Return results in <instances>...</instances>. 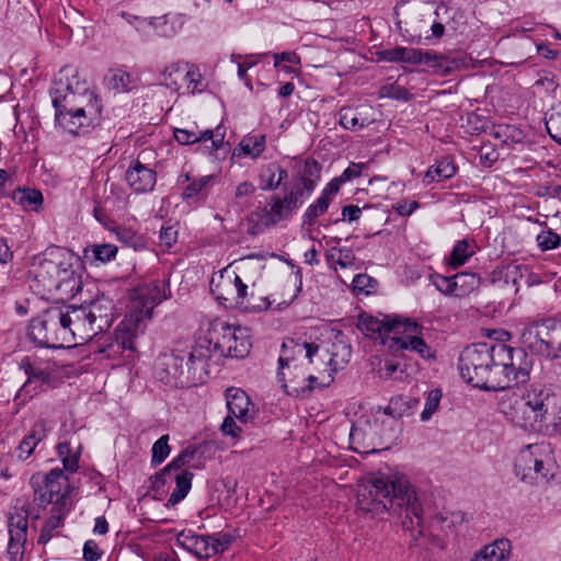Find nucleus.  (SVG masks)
I'll return each instance as SVG.
<instances>
[{
	"mask_svg": "<svg viewBox=\"0 0 561 561\" xmlns=\"http://www.w3.org/2000/svg\"><path fill=\"white\" fill-rule=\"evenodd\" d=\"M357 508L371 517H397L416 540L423 536V508L415 490L404 476H376L358 486Z\"/></svg>",
	"mask_w": 561,
	"mask_h": 561,
	"instance_id": "2",
	"label": "nucleus"
},
{
	"mask_svg": "<svg viewBox=\"0 0 561 561\" xmlns=\"http://www.w3.org/2000/svg\"><path fill=\"white\" fill-rule=\"evenodd\" d=\"M546 128L549 136L561 145V112H553L546 119Z\"/></svg>",
	"mask_w": 561,
	"mask_h": 561,
	"instance_id": "60",
	"label": "nucleus"
},
{
	"mask_svg": "<svg viewBox=\"0 0 561 561\" xmlns=\"http://www.w3.org/2000/svg\"><path fill=\"white\" fill-rule=\"evenodd\" d=\"M105 80L107 87L118 93L128 92L137 84L136 79L123 69L111 70Z\"/></svg>",
	"mask_w": 561,
	"mask_h": 561,
	"instance_id": "40",
	"label": "nucleus"
},
{
	"mask_svg": "<svg viewBox=\"0 0 561 561\" xmlns=\"http://www.w3.org/2000/svg\"><path fill=\"white\" fill-rule=\"evenodd\" d=\"M432 283L438 291L446 296H455L454 290V277H447L443 275H433Z\"/></svg>",
	"mask_w": 561,
	"mask_h": 561,
	"instance_id": "62",
	"label": "nucleus"
},
{
	"mask_svg": "<svg viewBox=\"0 0 561 561\" xmlns=\"http://www.w3.org/2000/svg\"><path fill=\"white\" fill-rule=\"evenodd\" d=\"M442 399V391L439 389H433L428 392L425 401L424 410L421 413V420L427 421L437 410Z\"/></svg>",
	"mask_w": 561,
	"mask_h": 561,
	"instance_id": "59",
	"label": "nucleus"
},
{
	"mask_svg": "<svg viewBox=\"0 0 561 561\" xmlns=\"http://www.w3.org/2000/svg\"><path fill=\"white\" fill-rule=\"evenodd\" d=\"M182 81L185 82L188 93L202 92L204 90L202 75L198 68L194 66H191L190 68L184 67V76Z\"/></svg>",
	"mask_w": 561,
	"mask_h": 561,
	"instance_id": "51",
	"label": "nucleus"
},
{
	"mask_svg": "<svg viewBox=\"0 0 561 561\" xmlns=\"http://www.w3.org/2000/svg\"><path fill=\"white\" fill-rule=\"evenodd\" d=\"M288 173L285 169L276 163H270L264 165L260 171V183L263 191H273L280 186L284 180H286Z\"/></svg>",
	"mask_w": 561,
	"mask_h": 561,
	"instance_id": "33",
	"label": "nucleus"
},
{
	"mask_svg": "<svg viewBox=\"0 0 561 561\" xmlns=\"http://www.w3.org/2000/svg\"><path fill=\"white\" fill-rule=\"evenodd\" d=\"M512 552L507 538H497L474 552L470 561H506Z\"/></svg>",
	"mask_w": 561,
	"mask_h": 561,
	"instance_id": "27",
	"label": "nucleus"
},
{
	"mask_svg": "<svg viewBox=\"0 0 561 561\" xmlns=\"http://www.w3.org/2000/svg\"><path fill=\"white\" fill-rule=\"evenodd\" d=\"M233 537L229 533H218L210 536V547L216 549V554L224 552L231 545Z\"/></svg>",
	"mask_w": 561,
	"mask_h": 561,
	"instance_id": "64",
	"label": "nucleus"
},
{
	"mask_svg": "<svg viewBox=\"0 0 561 561\" xmlns=\"http://www.w3.org/2000/svg\"><path fill=\"white\" fill-rule=\"evenodd\" d=\"M72 80L64 84L60 79L50 95L57 125L69 134L81 135L99 122L102 106L95 93L84 82L80 83L77 72Z\"/></svg>",
	"mask_w": 561,
	"mask_h": 561,
	"instance_id": "3",
	"label": "nucleus"
},
{
	"mask_svg": "<svg viewBox=\"0 0 561 561\" xmlns=\"http://www.w3.org/2000/svg\"><path fill=\"white\" fill-rule=\"evenodd\" d=\"M169 435H162L156 440L151 448V463L158 466L162 463L170 455L171 448L169 446Z\"/></svg>",
	"mask_w": 561,
	"mask_h": 561,
	"instance_id": "52",
	"label": "nucleus"
},
{
	"mask_svg": "<svg viewBox=\"0 0 561 561\" xmlns=\"http://www.w3.org/2000/svg\"><path fill=\"white\" fill-rule=\"evenodd\" d=\"M28 512L15 507L8 517L9 543L7 556L10 561H22L27 541Z\"/></svg>",
	"mask_w": 561,
	"mask_h": 561,
	"instance_id": "15",
	"label": "nucleus"
},
{
	"mask_svg": "<svg viewBox=\"0 0 561 561\" xmlns=\"http://www.w3.org/2000/svg\"><path fill=\"white\" fill-rule=\"evenodd\" d=\"M175 140L180 145H192L195 142H206L208 140L211 141V149L218 150L224 145L225 133L221 130V127L206 129L201 133H195L182 128H175L173 131Z\"/></svg>",
	"mask_w": 561,
	"mask_h": 561,
	"instance_id": "25",
	"label": "nucleus"
},
{
	"mask_svg": "<svg viewBox=\"0 0 561 561\" xmlns=\"http://www.w3.org/2000/svg\"><path fill=\"white\" fill-rule=\"evenodd\" d=\"M209 335L214 339V348L224 356L243 358L250 352L251 342L245 329L218 322L213 325Z\"/></svg>",
	"mask_w": 561,
	"mask_h": 561,
	"instance_id": "11",
	"label": "nucleus"
},
{
	"mask_svg": "<svg viewBox=\"0 0 561 561\" xmlns=\"http://www.w3.org/2000/svg\"><path fill=\"white\" fill-rule=\"evenodd\" d=\"M304 196V188L300 186L294 187L284 197H280L282 202L291 210L293 214L301 206Z\"/></svg>",
	"mask_w": 561,
	"mask_h": 561,
	"instance_id": "61",
	"label": "nucleus"
},
{
	"mask_svg": "<svg viewBox=\"0 0 561 561\" xmlns=\"http://www.w3.org/2000/svg\"><path fill=\"white\" fill-rule=\"evenodd\" d=\"M184 23L185 19L182 14H165L149 20V24L157 31L158 35L168 38L176 35Z\"/></svg>",
	"mask_w": 561,
	"mask_h": 561,
	"instance_id": "29",
	"label": "nucleus"
},
{
	"mask_svg": "<svg viewBox=\"0 0 561 561\" xmlns=\"http://www.w3.org/2000/svg\"><path fill=\"white\" fill-rule=\"evenodd\" d=\"M272 226L266 208L254 210L247 217V232L251 236H257Z\"/></svg>",
	"mask_w": 561,
	"mask_h": 561,
	"instance_id": "43",
	"label": "nucleus"
},
{
	"mask_svg": "<svg viewBox=\"0 0 561 561\" xmlns=\"http://www.w3.org/2000/svg\"><path fill=\"white\" fill-rule=\"evenodd\" d=\"M66 511L67 510L51 508L50 517L45 522L44 526L42 527L37 540L39 545H46L50 540L54 530L61 525Z\"/></svg>",
	"mask_w": 561,
	"mask_h": 561,
	"instance_id": "44",
	"label": "nucleus"
},
{
	"mask_svg": "<svg viewBox=\"0 0 561 561\" xmlns=\"http://www.w3.org/2000/svg\"><path fill=\"white\" fill-rule=\"evenodd\" d=\"M164 280L138 286L133 295L128 313L115 330L114 339L103 350L107 357L129 359L136 351L135 340L141 334L153 309L168 298Z\"/></svg>",
	"mask_w": 561,
	"mask_h": 561,
	"instance_id": "4",
	"label": "nucleus"
},
{
	"mask_svg": "<svg viewBox=\"0 0 561 561\" xmlns=\"http://www.w3.org/2000/svg\"><path fill=\"white\" fill-rule=\"evenodd\" d=\"M187 466V461L182 458L181 455L176 456L167 467H164L154 478L153 488L159 489L160 486L168 483V478L174 476L178 472L185 471L183 468Z\"/></svg>",
	"mask_w": 561,
	"mask_h": 561,
	"instance_id": "47",
	"label": "nucleus"
},
{
	"mask_svg": "<svg viewBox=\"0 0 561 561\" xmlns=\"http://www.w3.org/2000/svg\"><path fill=\"white\" fill-rule=\"evenodd\" d=\"M68 330L64 309L54 307L31 321L28 335L39 345L61 347L64 343L71 342V333Z\"/></svg>",
	"mask_w": 561,
	"mask_h": 561,
	"instance_id": "10",
	"label": "nucleus"
},
{
	"mask_svg": "<svg viewBox=\"0 0 561 561\" xmlns=\"http://www.w3.org/2000/svg\"><path fill=\"white\" fill-rule=\"evenodd\" d=\"M558 465L551 446L547 443L530 444L517 455L515 474L529 484L548 483L558 472Z\"/></svg>",
	"mask_w": 561,
	"mask_h": 561,
	"instance_id": "7",
	"label": "nucleus"
},
{
	"mask_svg": "<svg viewBox=\"0 0 561 561\" xmlns=\"http://www.w3.org/2000/svg\"><path fill=\"white\" fill-rule=\"evenodd\" d=\"M267 215L270 217V222H272L275 226L278 222H280L282 220L289 219L294 214L282 202L279 196H273L271 208L267 209Z\"/></svg>",
	"mask_w": 561,
	"mask_h": 561,
	"instance_id": "50",
	"label": "nucleus"
},
{
	"mask_svg": "<svg viewBox=\"0 0 561 561\" xmlns=\"http://www.w3.org/2000/svg\"><path fill=\"white\" fill-rule=\"evenodd\" d=\"M211 180H213L211 176L205 175V176L199 178L198 180L193 181L183 191V194H182L183 198L191 199V198H198L199 196H204L206 188L211 183Z\"/></svg>",
	"mask_w": 561,
	"mask_h": 561,
	"instance_id": "54",
	"label": "nucleus"
},
{
	"mask_svg": "<svg viewBox=\"0 0 561 561\" xmlns=\"http://www.w3.org/2000/svg\"><path fill=\"white\" fill-rule=\"evenodd\" d=\"M64 256H68V252L56 248L48 252L41 262L36 271V279L42 283L44 289L54 291L56 287V278H58L59 267Z\"/></svg>",
	"mask_w": 561,
	"mask_h": 561,
	"instance_id": "19",
	"label": "nucleus"
},
{
	"mask_svg": "<svg viewBox=\"0 0 561 561\" xmlns=\"http://www.w3.org/2000/svg\"><path fill=\"white\" fill-rule=\"evenodd\" d=\"M176 542L199 559H208L216 554L210 547V535H197L193 530H182L176 536Z\"/></svg>",
	"mask_w": 561,
	"mask_h": 561,
	"instance_id": "23",
	"label": "nucleus"
},
{
	"mask_svg": "<svg viewBox=\"0 0 561 561\" xmlns=\"http://www.w3.org/2000/svg\"><path fill=\"white\" fill-rule=\"evenodd\" d=\"M436 520L442 524V528L444 530H451L457 523H461L463 520V515L461 512L456 513H440L436 516Z\"/></svg>",
	"mask_w": 561,
	"mask_h": 561,
	"instance_id": "63",
	"label": "nucleus"
},
{
	"mask_svg": "<svg viewBox=\"0 0 561 561\" xmlns=\"http://www.w3.org/2000/svg\"><path fill=\"white\" fill-rule=\"evenodd\" d=\"M457 169L450 157H445L432 165L424 176V182L430 184L435 181H444L453 178Z\"/></svg>",
	"mask_w": 561,
	"mask_h": 561,
	"instance_id": "38",
	"label": "nucleus"
},
{
	"mask_svg": "<svg viewBox=\"0 0 561 561\" xmlns=\"http://www.w3.org/2000/svg\"><path fill=\"white\" fill-rule=\"evenodd\" d=\"M71 255L68 253V256H64L58 278H56V287H54V291H60L67 296H76L81 290V280L80 276L77 275L76 271L70 263Z\"/></svg>",
	"mask_w": 561,
	"mask_h": 561,
	"instance_id": "26",
	"label": "nucleus"
},
{
	"mask_svg": "<svg viewBox=\"0 0 561 561\" xmlns=\"http://www.w3.org/2000/svg\"><path fill=\"white\" fill-rule=\"evenodd\" d=\"M14 199L26 210L39 211L43 206V194L37 190L19 188Z\"/></svg>",
	"mask_w": 561,
	"mask_h": 561,
	"instance_id": "42",
	"label": "nucleus"
},
{
	"mask_svg": "<svg viewBox=\"0 0 561 561\" xmlns=\"http://www.w3.org/2000/svg\"><path fill=\"white\" fill-rule=\"evenodd\" d=\"M330 353V369L331 371H337L350 362L352 348L351 345L344 340V336L342 334H339L336 335L335 342L332 344Z\"/></svg>",
	"mask_w": 561,
	"mask_h": 561,
	"instance_id": "34",
	"label": "nucleus"
},
{
	"mask_svg": "<svg viewBox=\"0 0 561 561\" xmlns=\"http://www.w3.org/2000/svg\"><path fill=\"white\" fill-rule=\"evenodd\" d=\"M81 446L78 444L76 453H72L71 442H64L57 445L58 456L62 460L64 468L69 472L78 469L79 454Z\"/></svg>",
	"mask_w": 561,
	"mask_h": 561,
	"instance_id": "45",
	"label": "nucleus"
},
{
	"mask_svg": "<svg viewBox=\"0 0 561 561\" xmlns=\"http://www.w3.org/2000/svg\"><path fill=\"white\" fill-rule=\"evenodd\" d=\"M357 327L365 335L375 339L380 337L381 340H383L386 335L398 334L401 327L404 332H416L419 329V324L409 319L403 321L399 319L379 320L367 314L359 316Z\"/></svg>",
	"mask_w": 561,
	"mask_h": 561,
	"instance_id": "16",
	"label": "nucleus"
},
{
	"mask_svg": "<svg viewBox=\"0 0 561 561\" xmlns=\"http://www.w3.org/2000/svg\"><path fill=\"white\" fill-rule=\"evenodd\" d=\"M533 360L522 347L505 343H478L467 346L459 356L460 376L473 387L499 391L525 383Z\"/></svg>",
	"mask_w": 561,
	"mask_h": 561,
	"instance_id": "1",
	"label": "nucleus"
},
{
	"mask_svg": "<svg viewBox=\"0 0 561 561\" xmlns=\"http://www.w3.org/2000/svg\"><path fill=\"white\" fill-rule=\"evenodd\" d=\"M214 339L208 334V336L199 337L191 348L181 350L182 354L186 355L185 365L194 378H197V371L205 370L208 359L215 352H218L217 348H214Z\"/></svg>",
	"mask_w": 561,
	"mask_h": 561,
	"instance_id": "18",
	"label": "nucleus"
},
{
	"mask_svg": "<svg viewBox=\"0 0 561 561\" xmlns=\"http://www.w3.org/2000/svg\"><path fill=\"white\" fill-rule=\"evenodd\" d=\"M556 394L542 383H531L502 402V411L516 426L541 432L554 405Z\"/></svg>",
	"mask_w": 561,
	"mask_h": 561,
	"instance_id": "5",
	"label": "nucleus"
},
{
	"mask_svg": "<svg viewBox=\"0 0 561 561\" xmlns=\"http://www.w3.org/2000/svg\"><path fill=\"white\" fill-rule=\"evenodd\" d=\"M88 312L95 314V324L100 331L110 327L112 321V305L110 300L99 299L87 306Z\"/></svg>",
	"mask_w": 561,
	"mask_h": 561,
	"instance_id": "41",
	"label": "nucleus"
},
{
	"mask_svg": "<svg viewBox=\"0 0 561 561\" xmlns=\"http://www.w3.org/2000/svg\"><path fill=\"white\" fill-rule=\"evenodd\" d=\"M365 106H359L357 108H353L350 106L342 107L340 110V124L350 130H357L365 126H368L371 123V119L364 116L366 112Z\"/></svg>",
	"mask_w": 561,
	"mask_h": 561,
	"instance_id": "32",
	"label": "nucleus"
},
{
	"mask_svg": "<svg viewBox=\"0 0 561 561\" xmlns=\"http://www.w3.org/2000/svg\"><path fill=\"white\" fill-rule=\"evenodd\" d=\"M46 436V424L43 421H38L32 427L30 434L24 437L18 447V457L21 460L27 459L36 445Z\"/></svg>",
	"mask_w": 561,
	"mask_h": 561,
	"instance_id": "35",
	"label": "nucleus"
},
{
	"mask_svg": "<svg viewBox=\"0 0 561 561\" xmlns=\"http://www.w3.org/2000/svg\"><path fill=\"white\" fill-rule=\"evenodd\" d=\"M319 346L313 342H306L295 339H287L282 344V354L278 358L279 371L277 378L279 382L286 381L285 368L293 375L305 368L304 363L297 364L299 360H307L309 365L313 364V356L318 353Z\"/></svg>",
	"mask_w": 561,
	"mask_h": 561,
	"instance_id": "13",
	"label": "nucleus"
},
{
	"mask_svg": "<svg viewBox=\"0 0 561 561\" xmlns=\"http://www.w3.org/2000/svg\"><path fill=\"white\" fill-rule=\"evenodd\" d=\"M193 477H194V474L190 471H181V472H178L174 476L168 478V482L169 481L175 482V488L172 491V493L168 500V503L170 505L174 506L178 503H180L182 500L185 499V496L187 495V493L190 492V490L192 488Z\"/></svg>",
	"mask_w": 561,
	"mask_h": 561,
	"instance_id": "37",
	"label": "nucleus"
},
{
	"mask_svg": "<svg viewBox=\"0 0 561 561\" xmlns=\"http://www.w3.org/2000/svg\"><path fill=\"white\" fill-rule=\"evenodd\" d=\"M330 203H328L324 198L318 197L317 201L309 205L306 209L302 221L304 225L313 226L317 218L322 216L329 208Z\"/></svg>",
	"mask_w": 561,
	"mask_h": 561,
	"instance_id": "53",
	"label": "nucleus"
},
{
	"mask_svg": "<svg viewBox=\"0 0 561 561\" xmlns=\"http://www.w3.org/2000/svg\"><path fill=\"white\" fill-rule=\"evenodd\" d=\"M419 403L420 400L417 398L404 394L397 396L390 399L389 404L385 409V414L399 421L402 416L411 415Z\"/></svg>",
	"mask_w": 561,
	"mask_h": 561,
	"instance_id": "31",
	"label": "nucleus"
},
{
	"mask_svg": "<svg viewBox=\"0 0 561 561\" xmlns=\"http://www.w3.org/2000/svg\"><path fill=\"white\" fill-rule=\"evenodd\" d=\"M226 401L229 414L245 422L251 403L247 393L239 388H229L226 391Z\"/></svg>",
	"mask_w": 561,
	"mask_h": 561,
	"instance_id": "30",
	"label": "nucleus"
},
{
	"mask_svg": "<svg viewBox=\"0 0 561 561\" xmlns=\"http://www.w3.org/2000/svg\"><path fill=\"white\" fill-rule=\"evenodd\" d=\"M186 355L181 350H173L171 353L161 355L156 364V376L165 385L172 387H188L195 383L192 373L185 365Z\"/></svg>",
	"mask_w": 561,
	"mask_h": 561,
	"instance_id": "12",
	"label": "nucleus"
},
{
	"mask_svg": "<svg viewBox=\"0 0 561 561\" xmlns=\"http://www.w3.org/2000/svg\"><path fill=\"white\" fill-rule=\"evenodd\" d=\"M377 280L367 274H358L353 278V290L356 294H370L377 286Z\"/></svg>",
	"mask_w": 561,
	"mask_h": 561,
	"instance_id": "57",
	"label": "nucleus"
},
{
	"mask_svg": "<svg viewBox=\"0 0 561 561\" xmlns=\"http://www.w3.org/2000/svg\"><path fill=\"white\" fill-rule=\"evenodd\" d=\"M125 180L135 193H147L154 187L157 174L153 169L136 159L126 170Z\"/></svg>",
	"mask_w": 561,
	"mask_h": 561,
	"instance_id": "20",
	"label": "nucleus"
},
{
	"mask_svg": "<svg viewBox=\"0 0 561 561\" xmlns=\"http://www.w3.org/2000/svg\"><path fill=\"white\" fill-rule=\"evenodd\" d=\"M305 370L306 368L293 374L288 380V383L286 381L280 382L282 388L287 394L305 398L308 397L316 388L327 387L333 380L332 375L328 374L327 378L322 379L320 382L319 377L310 373L307 374Z\"/></svg>",
	"mask_w": 561,
	"mask_h": 561,
	"instance_id": "17",
	"label": "nucleus"
},
{
	"mask_svg": "<svg viewBox=\"0 0 561 561\" xmlns=\"http://www.w3.org/2000/svg\"><path fill=\"white\" fill-rule=\"evenodd\" d=\"M187 466V461L182 458L181 455L176 456L167 467H164L154 478L153 488L159 489L160 486L168 483V478L174 476L178 472L185 471L183 468Z\"/></svg>",
	"mask_w": 561,
	"mask_h": 561,
	"instance_id": "46",
	"label": "nucleus"
},
{
	"mask_svg": "<svg viewBox=\"0 0 561 561\" xmlns=\"http://www.w3.org/2000/svg\"><path fill=\"white\" fill-rule=\"evenodd\" d=\"M538 247L542 251L556 249L561 243V237L551 229L543 230L537 236Z\"/></svg>",
	"mask_w": 561,
	"mask_h": 561,
	"instance_id": "58",
	"label": "nucleus"
},
{
	"mask_svg": "<svg viewBox=\"0 0 561 561\" xmlns=\"http://www.w3.org/2000/svg\"><path fill=\"white\" fill-rule=\"evenodd\" d=\"M243 153L253 158L259 157L265 148V136H250L240 144Z\"/></svg>",
	"mask_w": 561,
	"mask_h": 561,
	"instance_id": "55",
	"label": "nucleus"
},
{
	"mask_svg": "<svg viewBox=\"0 0 561 561\" xmlns=\"http://www.w3.org/2000/svg\"><path fill=\"white\" fill-rule=\"evenodd\" d=\"M44 489L55 500L53 508L68 510L69 497L66 493L68 488V479L64 471L59 468L51 469L43 479Z\"/></svg>",
	"mask_w": 561,
	"mask_h": 561,
	"instance_id": "21",
	"label": "nucleus"
},
{
	"mask_svg": "<svg viewBox=\"0 0 561 561\" xmlns=\"http://www.w3.org/2000/svg\"><path fill=\"white\" fill-rule=\"evenodd\" d=\"M455 297H466L479 288L481 278L476 273L460 272L454 276Z\"/></svg>",
	"mask_w": 561,
	"mask_h": 561,
	"instance_id": "39",
	"label": "nucleus"
},
{
	"mask_svg": "<svg viewBox=\"0 0 561 561\" xmlns=\"http://www.w3.org/2000/svg\"><path fill=\"white\" fill-rule=\"evenodd\" d=\"M401 423L386 415L373 422L353 424L350 432L351 448L356 453L374 454L396 444L401 433Z\"/></svg>",
	"mask_w": 561,
	"mask_h": 561,
	"instance_id": "6",
	"label": "nucleus"
},
{
	"mask_svg": "<svg viewBox=\"0 0 561 561\" xmlns=\"http://www.w3.org/2000/svg\"><path fill=\"white\" fill-rule=\"evenodd\" d=\"M31 483L34 488V503L42 508H45L48 504L54 503L55 500L49 493H46L43 484H39V477H33Z\"/></svg>",
	"mask_w": 561,
	"mask_h": 561,
	"instance_id": "56",
	"label": "nucleus"
},
{
	"mask_svg": "<svg viewBox=\"0 0 561 561\" xmlns=\"http://www.w3.org/2000/svg\"><path fill=\"white\" fill-rule=\"evenodd\" d=\"M473 254V245L470 244L467 240H460L455 244L451 251L450 265L455 268L459 267L463 265Z\"/></svg>",
	"mask_w": 561,
	"mask_h": 561,
	"instance_id": "48",
	"label": "nucleus"
},
{
	"mask_svg": "<svg viewBox=\"0 0 561 561\" xmlns=\"http://www.w3.org/2000/svg\"><path fill=\"white\" fill-rule=\"evenodd\" d=\"M248 286L230 266L222 268L210 279V290L216 299L226 307H241L245 310L261 311L270 307L267 298H261L260 304L247 299Z\"/></svg>",
	"mask_w": 561,
	"mask_h": 561,
	"instance_id": "8",
	"label": "nucleus"
},
{
	"mask_svg": "<svg viewBox=\"0 0 561 561\" xmlns=\"http://www.w3.org/2000/svg\"><path fill=\"white\" fill-rule=\"evenodd\" d=\"M20 368L27 376V382L34 380L50 385L56 373V364L49 359L38 357H25L20 363Z\"/></svg>",
	"mask_w": 561,
	"mask_h": 561,
	"instance_id": "22",
	"label": "nucleus"
},
{
	"mask_svg": "<svg viewBox=\"0 0 561 561\" xmlns=\"http://www.w3.org/2000/svg\"><path fill=\"white\" fill-rule=\"evenodd\" d=\"M117 247L111 243L92 244L83 250V259L89 264L98 265L115 257Z\"/></svg>",
	"mask_w": 561,
	"mask_h": 561,
	"instance_id": "36",
	"label": "nucleus"
},
{
	"mask_svg": "<svg viewBox=\"0 0 561 561\" xmlns=\"http://www.w3.org/2000/svg\"><path fill=\"white\" fill-rule=\"evenodd\" d=\"M64 309L66 327L71 333V342L83 344L92 340L100 330L95 324V314L88 312L87 306H69Z\"/></svg>",
	"mask_w": 561,
	"mask_h": 561,
	"instance_id": "14",
	"label": "nucleus"
},
{
	"mask_svg": "<svg viewBox=\"0 0 561 561\" xmlns=\"http://www.w3.org/2000/svg\"><path fill=\"white\" fill-rule=\"evenodd\" d=\"M421 327L416 332H404L403 328H400V332L398 334H393L391 340L398 345L399 348L410 350L420 354L423 358L432 357L430 352V347L424 342L423 339L419 337L416 334L420 332Z\"/></svg>",
	"mask_w": 561,
	"mask_h": 561,
	"instance_id": "28",
	"label": "nucleus"
},
{
	"mask_svg": "<svg viewBox=\"0 0 561 561\" xmlns=\"http://www.w3.org/2000/svg\"><path fill=\"white\" fill-rule=\"evenodd\" d=\"M184 76V67L180 65H171L162 72V83L174 91L181 89L182 78Z\"/></svg>",
	"mask_w": 561,
	"mask_h": 561,
	"instance_id": "49",
	"label": "nucleus"
},
{
	"mask_svg": "<svg viewBox=\"0 0 561 561\" xmlns=\"http://www.w3.org/2000/svg\"><path fill=\"white\" fill-rule=\"evenodd\" d=\"M519 337L530 351L551 359L561 358V321H534L520 330Z\"/></svg>",
	"mask_w": 561,
	"mask_h": 561,
	"instance_id": "9",
	"label": "nucleus"
},
{
	"mask_svg": "<svg viewBox=\"0 0 561 561\" xmlns=\"http://www.w3.org/2000/svg\"><path fill=\"white\" fill-rule=\"evenodd\" d=\"M383 60L390 62H407L412 65L432 64L436 66L435 61L438 60L437 56H432L428 53H423L420 49L407 48L397 46L393 48L385 49L380 53Z\"/></svg>",
	"mask_w": 561,
	"mask_h": 561,
	"instance_id": "24",
	"label": "nucleus"
}]
</instances>
